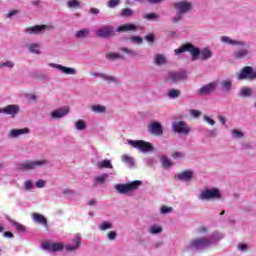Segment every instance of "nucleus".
I'll return each instance as SVG.
<instances>
[{
	"mask_svg": "<svg viewBox=\"0 0 256 256\" xmlns=\"http://www.w3.org/2000/svg\"><path fill=\"white\" fill-rule=\"evenodd\" d=\"M106 237L109 241H115V239H117V232L116 231H110V232L107 233Z\"/></svg>",
	"mask_w": 256,
	"mask_h": 256,
	"instance_id": "obj_55",
	"label": "nucleus"
},
{
	"mask_svg": "<svg viewBox=\"0 0 256 256\" xmlns=\"http://www.w3.org/2000/svg\"><path fill=\"white\" fill-rule=\"evenodd\" d=\"M50 67H54V69H58V71H61L62 73H64V75H77V69L75 68H71V67H67V66H63L61 64H55V63H51Z\"/></svg>",
	"mask_w": 256,
	"mask_h": 256,
	"instance_id": "obj_20",
	"label": "nucleus"
},
{
	"mask_svg": "<svg viewBox=\"0 0 256 256\" xmlns=\"http://www.w3.org/2000/svg\"><path fill=\"white\" fill-rule=\"evenodd\" d=\"M220 41L225 43V45H232V47H246L247 43L245 41H239L232 39L229 36L220 37Z\"/></svg>",
	"mask_w": 256,
	"mask_h": 256,
	"instance_id": "obj_17",
	"label": "nucleus"
},
{
	"mask_svg": "<svg viewBox=\"0 0 256 256\" xmlns=\"http://www.w3.org/2000/svg\"><path fill=\"white\" fill-rule=\"evenodd\" d=\"M95 35L100 39H111V37H115V28L113 26H103L95 31Z\"/></svg>",
	"mask_w": 256,
	"mask_h": 256,
	"instance_id": "obj_11",
	"label": "nucleus"
},
{
	"mask_svg": "<svg viewBox=\"0 0 256 256\" xmlns=\"http://www.w3.org/2000/svg\"><path fill=\"white\" fill-rule=\"evenodd\" d=\"M90 75L92 77H99L100 79H102L103 81H106L107 83H119V79H117V77L111 76L109 74L92 72Z\"/></svg>",
	"mask_w": 256,
	"mask_h": 256,
	"instance_id": "obj_21",
	"label": "nucleus"
},
{
	"mask_svg": "<svg viewBox=\"0 0 256 256\" xmlns=\"http://www.w3.org/2000/svg\"><path fill=\"white\" fill-rule=\"evenodd\" d=\"M11 225H13L15 227L16 231H18L19 233L25 232V226L22 225L21 223L15 221V220H12Z\"/></svg>",
	"mask_w": 256,
	"mask_h": 256,
	"instance_id": "obj_44",
	"label": "nucleus"
},
{
	"mask_svg": "<svg viewBox=\"0 0 256 256\" xmlns=\"http://www.w3.org/2000/svg\"><path fill=\"white\" fill-rule=\"evenodd\" d=\"M27 99L29 101H37V95H35V94H28L27 95Z\"/></svg>",
	"mask_w": 256,
	"mask_h": 256,
	"instance_id": "obj_64",
	"label": "nucleus"
},
{
	"mask_svg": "<svg viewBox=\"0 0 256 256\" xmlns=\"http://www.w3.org/2000/svg\"><path fill=\"white\" fill-rule=\"evenodd\" d=\"M128 145H131V147H134V149H137L140 151V153H153L155 151V147L150 142H147L145 140H127Z\"/></svg>",
	"mask_w": 256,
	"mask_h": 256,
	"instance_id": "obj_4",
	"label": "nucleus"
},
{
	"mask_svg": "<svg viewBox=\"0 0 256 256\" xmlns=\"http://www.w3.org/2000/svg\"><path fill=\"white\" fill-rule=\"evenodd\" d=\"M239 97H242V99H247L249 97H253V88L243 86L239 92H238Z\"/></svg>",
	"mask_w": 256,
	"mask_h": 256,
	"instance_id": "obj_28",
	"label": "nucleus"
},
{
	"mask_svg": "<svg viewBox=\"0 0 256 256\" xmlns=\"http://www.w3.org/2000/svg\"><path fill=\"white\" fill-rule=\"evenodd\" d=\"M89 35H91V30L89 28L80 29L75 33L76 39H87Z\"/></svg>",
	"mask_w": 256,
	"mask_h": 256,
	"instance_id": "obj_30",
	"label": "nucleus"
},
{
	"mask_svg": "<svg viewBox=\"0 0 256 256\" xmlns=\"http://www.w3.org/2000/svg\"><path fill=\"white\" fill-rule=\"evenodd\" d=\"M51 29H53V26H49L46 24L35 25L32 27L25 28L24 33L26 35H43V33H45V31H51Z\"/></svg>",
	"mask_w": 256,
	"mask_h": 256,
	"instance_id": "obj_8",
	"label": "nucleus"
},
{
	"mask_svg": "<svg viewBox=\"0 0 256 256\" xmlns=\"http://www.w3.org/2000/svg\"><path fill=\"white\" fill-rule=\"evenodd\" d=\"M187 52L191 54L192 61H197V59H199V55H201V49L195 47L191 43H186L180 48L174 50L175 55H181V53Z\"/></svg>",
	"mask_w": 256,
	"mask_h": 256,
	"instance_id": "obj_5",
	"label": "nucleus"
},
{
	"mask_svg": "<svg viewBox=\"0 0 256 256\" xmlns=\"http://www.w3.org/2000/svg\"><path fill=\"white\" fill-rule=\"evenodd\" d=\"M209 229L205 226H201L197 229V233H199L200 235H203V233H208Z\"/></svg>",
	"mask_w": 256,
	"mask_h": 256,
	"instance_id": "obj_61",
	"label": "nucleus"
},
{
	"mask_svg": "<svg viewBox=\"0 0 256 256\" xmlns=\"http://www.w3.org/2000/svg\"><path fill=\"white\" fill-rule=\"evenodd\" d=\"M131 31H137V26L135 24H122L117 29V33H131Z\"/></svg>",
	"mask_w": 256,
	"mask_h": 256,
	"instance_id": "obj_26",
	"label": "nucleus"
},
{
	"mask_svg": "<svg viewBox=\"0 0 256 256\" xmlns=\"http://www.w3.org/2000/svg\"><path fill=\"white\" fill-rule=\"evenodd\" d=\"M106 59H108V61H117V59H124V57L121 54L109 52L106 54Z\"/></svg>",
	"mask_w": 256,
	"mask_h": 256,
	"instance_id": "obj_37",
	"label": "nucleus"
},
{
	"mask_svg": "<svg viewBox=\"0 0 256 256\" xmlns=\"http://www.w3.org/2000/svg\"><path fill=\"white\" fill-rule=\"evenodd\" d=\"M75 129L76 131H85L87 129V123L83 120H78L75 123Z\"/></svg>",
	"mask_w": 256,
	"mask_h": 256,
	"instance_id": "obj_40",
	"label": "nucleus"
},
{
	"mask_svg": "<svg viewBox=\"0 0 256 256\" xmlns=\"http://www.w3.org/2000/svg\"><path fill=\"white\" fill-rule=\"evenodd\" d=\"M220 89L222 93H231V90L233 89V80H222L220 83Z\"/></svg>",
	"mask_w": 256,
	"mask_h": 256,
	"instance_id": "obj_27",
	"label": "nucleus"
},
{
	"mask_svg": "<svg viewBox=\"0 0 256 256\" xmlns=\"http://www.w3.org/2000/svg\"><path fill=\"white\" fill-rule=\"evenodd\" d=\"M148 131L151 135L161 137V135H163V126H161L159 122H153L148 125Z\"/></svg>",
	"mask_w": 256,
	"mask_h": 256,
	"instance_id": "obj_19",
	"label": "nucleus"
},
{
	"mask_svg": "<svg viewBox=\"0 0 256 256\" xmlns=\"http://www.w3.org/2000/svg\"><path fill=\"white\" fill-rule=\"evenodd\" d=\"M19 111H21V108L19 107V105L15 104L1 108V113H4L5 115H11V117H15V115H17Z\"/></svg>",
	"mask_w": 256,
	"mask_h": 256,
	"instance_id": "obj_23",
	"label": "nucleus"
},
{
	"mask_svg": "<svg viewBox=\"0 0 256 256\" xmlns=\"http://www.w3.org/2000/svg\"><path fill=\"white\" fill-rule=\"evenodd\" d=\"M120 51H122V53H126L127 55H130V57H137V55H139L137 51L133 49L125 48V47L120 48Z\"/></svg>",
	"mask_w": 256,
	"mask_h": 256,
	"instance_id": "obj_45",
	"label": "nucleus"
},
{
	"mask_svg": "<svg viewBox=\"0 0 256 256\" xmlns=\"http://www.w3.org/2000/svg\"><path fill=\"white\" fill-rule=\"evenodd\" d=\"M175 179H177L178 181L189 182L191 181V179H193V171L186 170V171L180 172L175 176Z\"/></svg>",
	"mask_w": 256,
	"mask_h": 256,
	"instance_id": "obj_25",
	"label": "nucleus"
},
{
	"mask_svg": "<svg viewBox=\"0 0 256 256\" xmlns=\"http://www.w3.org/2000/svg\"><path fill=\"white\" fill-rule=\"evenodd\" d=\"M109 177V174L104 173L101 174L100 176H97L95 178L96 183H99V185H103V183H105V181H107V178Z\"/></svg>",
	"mask_w": 256,
	"mask_h": 256,
	"instance_id": "obj_47",
	"label": "nucleus"
},
{
	"mask_svg": "<svg viewBox=\"0 0 256 256\" xmlns=\"http://www.w3.org/2000/svg\"><path fill=\"white\" fill-rule=\"evenodd\" d=\"M172 157L176 160H179V159H185L186 155L183 152L176 151L172 153Z\"/></svg>",
	"mask_w": 256,
	"mask_h": 256,
	"instance_id": "obj_53",
	"label": "nucleus"
},
{
	"mask_svg": "<svg viewBox=\"0 0 256 256\" xmlns=\"http://www.w3.org/2000/svg\"><path fill=\"white\" fill-rule=\"evenodd\" d=\"M160 161L164 169H169V167L173 165V163L171 162V160H169V158H167V156H162L160 158Z\"/></svg>",
	"mask_w": 256,
	"mask_h": 256,
	"instance_id": "obj_43",
	"label": "nucleus"
},
{
	"mask_svg": "<svg viewBox=\"0 0 256 256\" xmlns=\"http://www.w3.org/2000/svg\"><path fill=\"white\" fill-rule=\"evenodd\" d=\"M66 115H69L68 107H61L51 112L52 119H63Z\"/></svg>",
	"mask_w": 256,
	"mask_h": 256,
	"instance_id": "obj_24",
	"label": "nucleus"
},
{
	"mask_svg": "<svg viewBox=\"0 0 256 256\" xmlns=\"http://www.w3.org/2000/svg\"><path fill=\"white\" fill-rule=\"evenodd\" d=\"M215 91H217V82L214 81L200 87L197 94L200 97H207L208 95L215 93Z\"/></svg>",
	"mask_w": 256,
	"mask_h": 256,
	"instance_id": "obj_12",
	"label": "nucleus"
},
{
	"mask_svg": "<svg viewBox=\"0 0 256 256\" xmlns=\"http://www.w3.org/2000/svg\"><path fill=\"white\" fill-rule=\"evenodd\" d=\"M143 19H147V21H153L154 19H159V15L155 13H148L143 16Z\"/></svg>",
	"mask_w": 256,
	"mask_h": 256,
	"instance_id": "obj_51",
	"label": "nucleus"
},
{
	"mask_svg": "<svg viewBox=\"0 0 256 256\" xmlns=\"http://www.w3.org/2000/svg\"><path fill=\"white\" fill-rule=\"evenodd\" d=\"M237 249L238 251L245 253V251H249V245L241 243V244H238Z\"/></svg>",
	"mask_w": 256,
	"mask_h": 256,
	"instance_id": "obj_56",
	"label": "nucleus"
},
{
	"mask_svg": "<svg viewBox=\"0 0 256 256\" xmlns=\"http://www.w3.org/2000/svg\"><path fill=\"white\" fill-rule=\"evenodd\" d=\"M199 201H221L223 194L219 188H204L198 195Z\"/></svg>",
	"mask_w": 256,
	"mask_h": 256,
	"instance_id": "obj_2",
	"label": "nucleus"
},
{
	"mask_svg": "<svg viewBox=\"0 0 256 256\" xmlns=\"http://www.w3.org/2000/svg\"><path fill=\"white\" fill-rule=\"evenodd\" d=\"M160 213L161 215H169V213H173V207L163 205L160 207Z\"/></svg>",
	"mask_w": 256,
	"mask_h": 256,
	"instance_id": "obj_49",
	"label": "nucleus"
},
{
	"mask_svg": "<svg viewBox=\"0 0 256 256\" xmlns=\"http://www.w3.org/2000/svg\"><path fill=\"white\" fill-rule=\"evenodd\" d=\"M91 111L93 113L101 114V113H105L107 111V107H105L103 105H94L91 107Z\"/></svg>",
	"mask_w": 256,
	"mask_h": 256,
	"instance_id": "obj_38",
	"label": "nucleus"
},
{
	"mask_svg": "<svg viewBox=\"0 0 256 256\" xmlns=\"http://www.w3.org/2000/svg\"><path fill=\"white\" fill-rule=\"evenodd\" d=\"M149 235H159L163 233V227L161 225L153 224L148 228Z\"/></svg>",
	"mask_w": 256,
	"mask_h": 256,
	"instance_id": "obj_33",
	"label": "nucleus"
},
{
	"mask_svg": "<svg viewBox=\"0 0 256 256\" xmlns=\"http://www.w3.org/2000/svg\"><path fill=\"white\" fill-rule=\"evenodd\" d=\"M211 57H213V51L209 48H202L198 59H201V61H209Z\"/></svg>",
	"mask_w": 256,
	"mask_h": 256,
	"instance_id": "obj_29",
	"label": "nucleus"
},
{
	"mask_svg": "<svg viewBox=\"0 0 256 256\" xmlns=\"http://www.w3.org/2000/svg\"><path fill=\"white\" fill-rule=\"evenodd\" d=\"M173 7L176 11L174 17H172L171 21L173 25H178L183 19H185V15L192 11L193 3L189 0H180L173 3Z\"/></svg>",
	"mask_w": 256,
	"mask_h": 256,
	"instance_id": "obj_1",
	"label": "nucleus"
},
{
	"mask_svg": "<svg viewBox=\"0 0 256 256\" xmlns=\"http://www.w3.org/2000/svg\"><path fill=\"white\" fill-rule=\"evenodd\" d=\"M45 185H47V181L40 179L35 183V187H37V189H43V187H45Z\"/></svg>",
	"mask_w": 256,
	"mask_h": 256,
	"instance_id": "obj_57",
	"label": "nucleus"
},
{
	"mask_svg": "<svg viewBox=\"0 0 256 256\" xmlns=\"http://www.w3.org/2000/svg\"><path fill=\"white\" fill-rule=\"evenodd\" d=\"M233 59L236 61H243V59H251V51L249 48H242L238 50H234L232 52Z\"/></svg>",
	"mask_w": 256,
	"mask_h": 256,
	"instance_id": "obj_13",
	"label": "nucleus"
},
{
	"mask_svg": "<svg viewBox=\"0 0 256 256\" xmlns=\"http://www.w3.org/2000/svg\"><path fill=\"white\" fill-rule=\"evenodd\" d=\"M66 7L71 10L81 9V2L79 0H68Z\"/></svg>",
	"mask_w": 256,
	"mask_h": 256,
	"instance_id": "obj_34",
	"label": "nucleus"
},
{
	"mask_svg": "<svg viewBox=\"0 0 256 256\" xmlns=\"http://www.w3.org/2000/svg\"><path fill=\"white\" fill-rule=\"evenodd\" d=\"M32 220L34 223H37L38 225H43L45 229H49V224L47 222V218L43 216L42 214H39L37 212L32 213L31 215Z\"/></svg>",
	"mask_w": 256,
	"mask_h": 256,
	"instance_id": "obj_22",
	"label": "nucleus"
},
{
	"mask_svg": "<svg viewBox=\"0 0 256 256\" xmlns=\"http://www.w3.org/2000/svg\"><path fill=\"white\" fill-rule=\"evenodd\" d=\"M79 249H81V234L77 233L72 237L71 243L65 245V251L67 253H75Z\"/></svg>",
	"mask_w": 256,
	"mask_h": 256,
	"instance_id": "obj_10",
	"label": "nucleus"
},
{
	"mask_svg": "<svg viewBox=\"0 0 256 256\" xmlns=\"http://www.w3.org/2000/svg\"><path fill=\"white\" fill-rule=\"evenodd\" d=\"M135 11L131 8H123L120 12L121 17H133Z\"/></svg>",
	"mask_w": 256,
	"mask_h": 256,
	"instance_id": "obj_42",
	"label": "nucleus"
},
{
	"mask_svg": "<svg viewBox=\"0 0 256 256\" xmlns=\"http://www.w3.org/2000/svg\"><path fill=\"white\" fill-rule=\"evenodd\" d=\"M33 180H26L24 181V189L26 191H31L33 189Z\"/></svg>",
	"mask_w": 256,
	"mask_h": 256,
	"instance_id": "obj_52",
	"label": "nucleus"
},
{
	"mask_svg": "<svg viewBox=\"0 0 256 256\" xmlns=\"http://www.w3.org/2000/svg\"><path fill=\"white\" fill-rule=\"evenodd\" d=\"M225 237V234L219 232V231H214L212 232L208 238H206V243H208V247H213V245H217L221 239Z\"/></svg>",
	"mask_w": 256,
	"mask_h": 256,
	"instance_id": "obj_14",
	"label": "nucleus"
},
{
	"mask_svg": "<svg viewBox=\"0 0 256 256\" xmlns=\"http://www.w3.org/2000/svg\"><path fill=\"white\" fill-rule=\"evenodd\" d=\"M27 47L28 51H30L34 55H41V50H39L41 48V45L39 43L28 44Z\"/></svg>",
	"mask_w": 256,
	"mask_h": 256,
	"instance_id": "obj_35",
	"label": "nucleus"
},
{
	"mask_svg": "<svg viewBox=\"0 0 256 256\" xmlns=\"http://www.w3.org/2000/svg\"><path fill=\"white\" fill-rule=\"evenodd\" d=\"M96 166L98 169H113V164L109 159H105L97 162Z\"/></svg>",
	"mask_w": 256,
	"mask_h": 256,
	"instance_id": "obj_32",
	"label": "nucleus"
},
{
	"mask_svg": "<svg viewBox=\"0 0 256 256\" xmlns=\"http://www.w3.org/2000/svg\"><path fill=\"white\" fill-rule=\"evenodd\" d=\"M145 41H148V43H154L155 42V35L154 34H147L144 37Z\"/></svg>",
	"mask_w": 256,
	"mask_h": 256,
	"instance_id": "obj_59",
	"label": "nucleus"
},
{
	"mask_svg": "<svg viewBox=\"0 0 256 256\" xmlns=\"http://www.w3.org/2000/svg\"><path fill=\"white\" fill-rule=\"evenodd\" d=\"M45 165H49L48 160H35V161H25L19 164L20 171H35V169H39V167H45Z\"/></svg>",
	"mask_w": 256,
	"mask_h": 256,
	"instance_id": "obj_6",
	"label": "nucleus"
},
{
	"mask_svg": "<svg viewBox=\"0 0 256 256\" xmlns=\"http://www.w3.org/2000/svg\"><path fill=\"white\" fill-rule=\"evenodd\" d=\"M29 133H31V130L29 128H15L8 132V139H19L21 135H29Z\"/></svg>",
	"mask_w": 256,
	"mask_h": 256,
	"instance_id": "obj_18",
	"label": "nucleus"
},
{
	"mask_svg": "<svg viewBox=\"0 0 256 256\" xmlns=\"http://www.w3.org/2000/svg\"><path fill=\"white\" fill-rule=\"evenodd\" d=\"M186 248L188 251H205V249H209V244L206 238H196L190 240Z\"/></svg>",
	"mask_w": 256,
	"mask_h": 256,
	"instance_id": "obj_7",
	"label": "nucleus"
},
{
	"mask_svg": "<svg viewBox=\"0 0 256 256\" xmlns=\"http://www.w3.org/2000/svg\"><path fill=\"white\" fill-rule=\"evenodd\" d=\"M190 115L191 117H193L194 119H199V117H201L202 113L199 110H195V109H191L190 110Z\"/></svg>",
	"mask_w": 256,
	"mask_h": 256,
	"instance_id": "obj_54",
	"label": "nucleus"
},
{
	"mask_svg": "<svg viewBox=\"0 0 256 256\" xmlns=\"http://www.w3.org/2000/svg\"><path fill=\"white\" fill-rule=\"evenodd\" d=\"M119 5H121V0H108L107 2V7H109V9H117Z\"/></svg>",
	"mask_w": 256,
	"mask_h": 256,
	"instance_id": "obj_46",
	"label": "nucleus"
},
{
	"mask_svg": "<svg viewBox=\"0 0 256 256\" xmlns=\"http://www.w3.org/2000/svg\"><path fill=\"white\" fill-rule=\"evenodd\" d=\"M42 249H44V251H51L52 253H55L57 251H63L65 249V245H63V243L44 242L42 244Z\"/></svg>",
	"mask_w": 256,
	"mask_h": 256,
	"instance_id": "obj_16",
	"label": "nucleus"
},
{
	"mask_svg": "<svg viewBox=\"0 0 256 256\" xmlns=\"http://www.w3.org/2000/svg\"><path fill=\"white\" fill-rule=\"evenodd\" d=\"M180 95H181V91L177 89H171L168 92L169 99H177V97H179Z\"/></svg>",
	"mask_w": 256,
	"mask_h": 256,
	"instance_id": "obj_48",
	"label": "nucleus"
},
{
	"mask_svg": "<svg viewBox=\"0 0 256 256\" xmlns=\"http://www.w3.org/2000/svg\"><path fill=\"white\" fill-rule=\"evenodd\" d=\"M130 39H131L132 43H138V44L143 43V38H141L139 36H132Z\"/></svg>",
	"mask_w": 256,
	"mask_h": 256,
	"instance_id": "obj_60",
	"label": "nucleus"
},
{
	"mask_svg": "<svg viewBox=\"0 0 256 256\" xmlns=\"http://www.w3.org/2000/svg\"><path fill=\"white\" fill-rule=\"evenodd\" d=\"M206 135L207 137H215V135H217V129L207 130Z\"/></svg>",
	"mask_w": 256,
	"mask_h": 256,
	"instance_id": "obj_62",
	"label": "nucleus"
},
{
	"mask_svg": "<svg viewBox=\"0 0 256 256\" xmlns=\"http://www.w3.org/2000/svg\"><path fill=\"white\" fill-rule=\"evenodd\" d=\"M204 121L208 123V125H215V120L211 119L209 116H204Z\"/></svg>",
	"mask_w": 256,
	"mask_h": 256,
	"instance_id": "obj_63",
	"label": "nucleus"
},
{
	"mask_svg": "<svg viewBox=\"0 0 256 256\" xmlns=\"http://www.w3.org/2000/svg\"><path fill=\"white\" fill-rule=\"evenodd\" d=\"M143 185V181L134 180L127 184H116L114 189L119 193V195H128V193H133V191H137L139 187Z\"/></svg>",
	"mask_w": 256,
	"mask_h": 256,
	"instance_id": "obj_3",
	"label": "nucleus"
},
{
	"mask_svg": "<svg viewBox=\"0 0 256 256\" xmlns=\"http://www.w3.org/2000/svg\"><path fill=\"white\" fill-rule=\"evenodd\" d=\"M113 228V223L109 221H104L98 225L99 231H109V229Z\"/></svg>",
	"mask_w": 256,
	"mask_h": 256,
	"instance_id": "obj_36",
	"label": "nucleus"
},
{
	"mask_svg": "<svg viewBox=\"0 0 256 256\" xmlns=\"http://www.w3.org/2000/svg\"><path fill=\"white\" fill-rule=\"evenodd\" d=\"M168 79L172 81V83H179V81H184V79H187V71L168 72Z\"/></svg>",
	"mask_w": 256,
	"mask_h": 256,
	"instance_id": "obj_15",
	"label": "nucleus"
},
{
	"mask_svg": "<svg viewBox=\"0 0 256 256\" xmlns=\"http://www.w3.org/2000/svg\"><path fill=\"white\" fill-rule=\"evenodd\" d=\"M123 163H126V165H128L129 167H134L135 166V162L133 161V157L129 156V155H123L121 157Z\"/></svg>",
	"mask_w": 256,
	"mask_h": 256,
	"instance_id": "obj_41",
	"label": "nucleus"
},
{
	"mask_svg": "<svg viewBox=\"0 0 256 256\" xmlns=\"http://www.w3.org/2000/svg\"><path fill=\"white\" fill-rule=\"evenodd\" d=\"M231 137H232V139H243L245 137V134L240 130L232 129Z\"/></svg>",
	"mask_w": 256,
	"mask_h": 256,
	"instance_id": "obj_39",
	"label": "nucleus"
},
{
	"mask_svg": "<svg viewBox=\"0 0 256 256\" xmlns=\"http://www.w3.org/2000/svg\"><path fill=\"white\" fill-rule=\"evenodd\" d=\"M15 15H19V10H12L6 14L7 19H13Z\"/></svg>",
	"mask_w": 256,
	"mask_h": 256,
	"instance_id": "obj_58",
	"label": "nucleus"
},
{
	"mask_svg": "<svg viewBox=\"0 0 256 256\" xmlns=\"http://www.w3.org/2000/svg\"><path fill=\"white\" fill-rule=\"evenodd\" d=\"M154 63L158 67H161L162 65H166L167 57H165L164 54H155V56H154Z\"/></svg>",
	"mask_w": 256,
	"mask_h": 256,
	"instance_id": "obj_31",
	"label": "nucleus"
},
{
	"mask_svg": "<svg viewBox=\"0 0 256 256\" xmlns=\"http://www.w3.org/2000/svg\"><path fill=\"white\" fill-rule=\"evenodd\" d=\"M172 130L174 133H178V135H184L185 137L191 133V127H189L185 121L174 122L172 124Z\"/></svg>",
	"mask_w": 256,
	"mask_h": 256,
	"instance_id": "obj_9",
	"label": "nucleus"
},
{
	"mask_svg": "<svg viewBox=\"0 0 256 256\" xmlns=\"http://www.w3.org/2000/svg\"><path fill=\"white\" fill-rule=\"evenodd\" d=\"M3 67H7L8 69H13L15 67V62L13 61H6L3 63L0 62V69H3Z\"/></svg>",
	"mask_w": 256,
	"mask_h": 256,
	"instance_id": "obj_50",
	"label": "nucleus"
}]
</instances>
